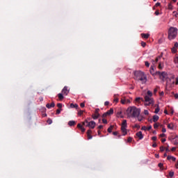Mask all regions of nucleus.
I'll return each instance as SVG.
<instances>
[{"mask_svg": "<svg viewBox=\"0 0 178 178\" xmlns=\"http://www.w3.org/2000/svg\"><path fill=\"white\" fill-rule=\"evenodd\" d=\"M136 104H141L145 102V106H154V98H152V92L148 90L147 94L145 95L144 99L142 97H136L135 99Z\"/></svg>", "mask_w": 178, "mask_h": 178, "instance_id": "f257e3e1", "label": "nucleus"}, {"mask_svg": "<svg viewBox=\"0 0 178 178\" xmlns=\"http://www.w3.org/2000/svg\"><path fill=\"white\" fill-rule=\"evenodd\" d=\"M141 113V109L133 106H129L127 109V114L128 118H138L140 113Z\"/></svg>", "mask_w": 178, "mask_h": 178, "instance_id": "f03ea898", "label": "nucleus"}, {"mask_svg": "<svg viewBox=\"0 0 178 178\" xmlns=\"http://www.w3.org/2000/svg\"><path fill=\"white\" fill-rule=\"evenodd\" d=\"M135 79L138 80V81H141L143 83L147 82V76L144 74V72L141 71L135 72Z\"/></svg>", "mask_w": 178, "mask_h": 178, "instance_id": "7ed1b4c3", "label": "nucleus"}, {"mask_svg": "<svg viewBox=\"0 0 178 178\" xmlns=\"http://www.w3.org/2000/svg\"><path fill=\"white\" fill-rule=\"evenodd\" d=\"M177 28L170 27L168 30V39L175 40L177 37Z\"/></svg>", "mask_w": 178, "mask_h": 178, "instance_id": "20e7f679", "label": "nucleus"}, {"mask_svg": "<svg viewBox=\"0 0 178 178\" xmlns=\"http://www.w3.org/2000/svg\"><path fill=\"white\" fill-rule=\"evenodd\" d=\"M156 74L159 76L160 80H162V81H165V80L168 79V73H166V72H161L159 71H156Z\"/></svg>", "mask_w": 178, "mask_h": 178, "instance_id": "39448f33", "label": "nucleus"}, {"mask_svg": "<svg viewBox=\"0 0 178 178\" xmlns=\"http://www.w3.org/2000/svg\"><path fill=\"white\" fill-rule=\"evenodd\" d=\"M127 121L126 120H123L122 125H121V131H122V135L126 136L127 134Z\"/></svg>", "mask_w": 178, "mask_h": 178, "instance_id": "423d86ee", "label": "nucleus"}, {"mask_svg": "<svg viewBox=\"0 0 178 178\" xmlns=\"http://www.w3.org/2000/svg\"><path fill=\"white\" fill-rule=\"evenodd\" d=\"M86 127H89L90 129H95V122L94 121H86Z\"/></svg>", "mask_w": 178, "mask_h": 178, "instance_id": "0eeeda50", "label": "nucleus"}, {"mask_svg": "<svg viewBox=\"0 0 178 178\" xmlns=\"http://www.w3.org/2000/svg\"><path fill=\"white\" fill-rule=\"evenodd\" d=\"M158 120H159V116L154 115H153L152 119H150L149 120V122H150V123H152V122H154V123H156V122H158Z\"/></svg>", "mask_w": 178, "mask_h": 178, "instance_id": "6e6552de", "label": "nucleus"}, {"mask_svg": "<svg viewBox=\"0 0 178 178\" xmlns=\"http://www.w3.org/2000/svg\"><path fill=\"white\" fill-rule=\"evenodd\" d=\"M62 94L63 95H67L69 94V90H67V86H65L62 90Z\"/></svg>", "mask_w": 178, "mask_h": 178, "instance_id": "1a4fd4ad", "label": "nucleus"}, {"mask_svg": "<svg viewBox=\"0 0 178 178\" xmlns=\"http://www.w3.org/2000/svg\"><path fill=\"white\" fill-rule=\"evenodd\" d=\"M136 136L139 138V140H143V138H144V136H143V132L141 131L137 132Z\"/></svg>", "mask_w": 178, "mask_h": 178, "instance_id": "9d476101", "label": "nucleus"}, {"mask_svg": "<svg viewBox=\"0 0 178 178\" xmlns=\"http://www.w3.org/2000/svg\"><path fill=\"white\" fill-rule=\"evenodd\" d=\"M149 72L152 76H158L156 72H155V70L154 69V66H151Z\"/></svg>", "mask_w": 178, "mask_h": 178, "instance_id": "9b49d317", "label": "nucleus"}, {"mask_svg": "<svg viewBox=\"0 0 178 178\" xmlns=\"http://www.w3.org/2000/svg\"><path fill=\"white\" fill-rule=\"evenodd\" d=\"M91 133H92V131H91V129H89L87 131L88 140H91V138H92V136L91 135Z\"/></svg>", "mask_w": 178, "mask_h": 178, "instance_id": "f8f14e48", "label": "nucleus"}, {"mask_svg": "<svg viewBox=\"0 0 178 178\" xmlns=\"http://www.w3.org/2000/svg\"><path fill=\"white\" fill-rule=\"evenodd\" d=\"M55 107V103L52 102L51 104H47L46 105V108H47L48 109H51V108H54Z\"/></svg>", "mask_w": 178, "mask_h": 178, "instance_id": "ddd939ff", "label": "nucleus"}, {"mask_svg": "<svg viewBox=\"0 0 178 178\" xmlns=\"http://www.w3.org/2000/svg\"><path fill=\"white\" fill-rule=\"evenodd\" d=\"M141 37L142 38H145L147 40V38H149V33H141Z\"/></svg>", "mask_w": 178, "mask_h": 178, "instance_id": "4468645a", "label": "nucleus"}, {"mask_svg": "<svg viewBox=\"0 0 178 178\" xmlns=\"http://www.w3.org/2000/svg\"><path fill=\"white\" fill-rule=\"evenodd\" d=\"M154 106L156 107L155 108L154 113H159V111H161V108H159V104H155Z\"/></svg>", "mask_w": 178, "mask_h": 178, "instance_id": "2eb2a0df", "label": "nucleus"}, {"mask_svg": "<svg viewBox=\"0 0 178 178\" xmlns=\"http://www.w3.org/2000/svg\"><path fill=\"white\" fill-rule=\"evenodd\" d=\"M167 159L168 161H170V159H172L173 162L176 161V158L172 156H168Z\"/></svg>", "mask_w": 178, "mask_h": 178, "instance_id": "dca6fc26", "label": "nucleus"}, {"mask_svg": "<svg viewBox=\"0 0 178 178\" xmlns=\"http://www.w3.org/2000/svg\"><path fill=\"white\" fill-rule=\"evenodd\" d=\"M175 127V125L173 123H170L168 124V129H170V130H173V128Z\"/></svg>", "mask_w": 178, "mask_h": 178, "instance_id": "f3484780", "label": "nucleus"}, {"mask_svg": "<svg viewBox=\"0 0 178 178\" xmlns=\"http://www.w3.org/2000/svg\"><path fill=\"white\" fill-rule=\"evenodd\" d=\"M58 97L60 101H62V100L65 98V97H63V93H58Z\"/></svg>", "mask_w": 178, "mask_h": 178, "instance_id": "a211bd4d", "label": "nucleus"}, {"mask_svg": "<svg viewBox=\"0 0 178 178\" xmlns=\"http://www.w3.org/2000/svg\"><path fill=\"white\" fill-rule=\"evenodd\" d=\"M92 119H94L95 120L96 119H98V118H99V114L95 113L92 115Z\"/></svg>", "mask_w": 178, "mask_h": 178, "instance_id": "6ab92c4d", "label": "nucleus"}, {"mask_svg": "<svg viewBox=\"0 0 178 178\" xmlns=\"http://www.w3.org/2000/svg\"><path fill=\"white\" fill-rule=\"evenodd\" d=\"M68 124L69 126H74V124H76V122L73 120L69 121Z\"/></svg>", "mask_w": 178, "mask_h": 178, "instance_id": "aec40b11", "label": "nucleus"}, {"mask_svg": "<svg viewBox=\"0 0 178 178\" xmlns=\"http://www.w3.org/2000/svg\"><path fill=\"white\" fill-rule=\"evenodd\" d=\"M107 114L109 115H113V108H110V110H108L107 111Z\"/></svg>", "mask_w": 178, "mask_h": 178, "instance_id": "412c9836", "label": "nucleus"}, {"mask_svg": "<svg viewBox=\"0 0 178 178\" xmlns=\"http://www.w3.org/2000/svg\"><path fill=\"white\" fill-rule=\"evenodd\" d=\"M113 129V125H111L110 127L108 128L107 131L108 133H112Z\"/></svg>", "mask_w": 178, "mask_h": 178, "instance_id": "4be33fe9", "label": "nucleus"}, {"mask_svg": "<svg viewBox=\"0 0 178 178\" xmlns=\"http://www.w3.org/2000/svg\"><path fill=\"white\" fill-rule=\"evenodd\" d=\"M70 108H76V109H77V108H79V105L72 103L70 104Z\"/></svg>", "mask_w": 178, "mask_h": 178, "instance_id": "5701e85b", "label": "nucleus"}, {"mask_svg": "<svg viewBox=\"0 0 178 178\" xmlns=\"http://www.w3.org/2000/svg\"><path fill=\"white\" fill-rule=\"evenodd\" d=\"M172 54H176L177 52V49L176 47H172L171 49Z\"/></svg>", "mask_w": 178, "mask_h": 178, "instance_id": "b1692460", "label": "nucleus"}, {"mask_svg": "<svg viewBox=\"0 0 178 178\" xmlns=\"http://www.w3.org/2000/svg\"><path fill=\"white\" fill-rule=\"evenodd\" d=\"M158 67L160 70H162L163 69V64L159 63Z\"/></svg>", "mask_w": 178, "mask_h": 178, "instance_id": "393cba45", "label": "nucleus"}, {"mask_svg": "<svg viewBox=\"0 0 178 178\" xmlns=\"http://www.w3.org/2000/svg\"><path fill=\"white\" fill-rule=\"evenodd\" d=\"M83 113H84V111L83 110H79V111L78 112V116H81Z\"/></svg>", "mask_w": 178, "mask_h": 178, "instance_id": "a878e982", "label": "nucleus"}, {"mask_svg": "<svg viewBox=\"0 0 178 178\" xmlns=\"http://www.w3.org/2000/svg\"><path fill=\"white\" fill-rule=\"evenodd\" d=\"M169 176H170V177H173V176H175V172L170 171L169 172Z\"/></svg>", "mask_w": 178, "mask_h": 178, "instance_id": "bb28decb", "label": "nucleus"}, {"mask_svg": "<svg viewBox=\"0 0 178 178\" xmlns=\"http://www.w3.org/2000/svg\"><path fill=\"white\" fill-rule=\"evenodd\" d=\"M114 102H119V99L118 97H116V95H114Z\"/></svg>", "mask_w": 178, "mask_h": 178, "instance_id": "cd10ccee", "label": "nucleus"}, {"mask_svg": "<svg viewBox=\"0 0 178 178\" xmlns=\"http://www.w3.org/2000/svg\"><path fill=\"white\" fill-rule=\"evenodd\" d=\"M95 114L99 115V108H96L95 110Z\"/></svg>", "mask_w": 178, "mask_h": 178, "instance_id": "c85d7f7f", "label": "nucleus"}, {"mask_svg": "<svg viewBox=\"0 0 178 178\" xmlns=\"http://www.w3.org/2000/svg\"><path fill=\"white\" fill-rule=\"evenodd\" d=\"M154 129H158V127H159V123H155L154 124Z\"/></svg>", "mask_w": 178, "mask_h": 178, "instance_id": "c756f323", "label": "nucleus"}, {"mask_svg": "<svg viewBox=\"0 0 178 178\" xmlns=\"http://www.w3.org/2000/svg\"><path fill=\"white\" fill-rule=\"evenodd\" d=\"M161 127H163L162 128V132L163 133H166V129L165 127H163V125H161Z\"/></svg>", "mask_w": 178, "mask_h": 178, "instance_id": "7c9ffc66", "label": "nucleus"}, {"mask_svg": "<svg viewBox=\"0 0 178 178\" xmlns=\"http://www.w3.org/2000/svg\"><path fill=\"white\" fill-rule=\"evenodd\" d=\"M166 144V145H167V147H165V151H166V152H169V151H170V149H169V145H168V143H165Z\"/></svg>", "mask_w": 178, "mask_h": 178, "instance_id": "2f4dec72", "label": "nucleus"}, {"mask_svg": "<svg viewBox=\"0 0 178 178\" xmlns=\"http://www.w3.org/2000/svg\"><path fill=\"white\" fill-rule=\"evenodd\" d=\"M57 106H58V109H62V104L61 103L57 104Z\"/></svg>", "mask_w": 178, "mask_h": 178, "instance_id": "473e14b6", "label": "nucleus"}, {"mask_svg": "<svg viewBox=\"0 0 178 178\" xmlns=\"http://www.w3.org/2000/svg\"><path fill=\"white\" fill-rule=\"evenodd\" d=\"M102 122L104 124H108V120H106V119L104 118L102 120Z\"/></svg>", "mask_w": 178, "mask_h": 178, "instance_id": "72a5a7b5", "label": "nucleus"}, {"mask_svg": "<svg viewBox=\"0 0 178 178\" xmlns=\"http://www.w3.org/2000/svg\"><path fill=\"white\" fill-rule=\"evenodd\" d=\"M121 104H122L123 105H124V104H126V99H122L120 101Z\"/></svg>", "mask_w": 178, "mask_h": 178, "instance_id": "f704fd0d", "label": "nucleus"}, {"mask_svg": "<svg viewBox=\"0 0 178 178\" xmlns=\"http://www.w3.org/2000/svg\"><path fill=\"white\" fill-rule=\"evenodd\" d=\"M160 151H161V152H163V151H165V147L161 146V147H160Z\"/></svg>", "mask_w": 178, "mask_h": 178, "instance_id": "c9c22d12", "label": "nucleus"}, {"mask_svg": "<svg viewBox=\"0 0 178 178\" xmlns=\"http://www.w3.org/2000/svg\"><path fill=\"white\" fill-rule=\"evenodd\" d=\"M145 65L146 66V67H149V63L148 61H145Z\"/></svg>", "mask_w": 178, "mask_h": 178, "instance_id": "e433bc0d", "label": "nucleus"}, {"mask_svg": "<svg viewBox=\"0 0 178 178\" xmlns=\"http://www.w3.org/2000/svg\"><path fill=\"white\" fill-rule=\"evenodd\" d=\"M128 143H131V141H133V138L131 137H129L127 139Z\"/></svg>", "mask_w": 178, "mask_h": 178, "instance_id": "4c0bfd02", "label": "nucleus"}, {"mask_svg": "<svg viewBox=\"0 0 178 178\" xmlns=\"http://www.w3.org/2000/svg\"><path fill=\"white\" fill-rule=\"evenodd\" d=\"M108 113L106 112V113H104L102 115V118H106V116H108Z\"/></svg>", "mask_w": 178, "mask_h": 178, "instance_id": "58836bf2", "label": "nucleus"}, {"mask_svg": "<svg viewBox=\"0 0 178 178\" xmlns=\"http://www.w3.org/2000/svg\"><path fill=\"white\" fill-rule=\"evenodd\" d=\"M141 45L143 48H145V47L147 45V43H145V42H141Z\"/></svg>", "mask_w": 178, "mask_h": 178, "instance_id": "ea45409f", "label": "nucleus"}, {"mask_svg": "<svg viewBox=\"0 0 178 178\" xmlns=\"http://www.w3.org/2000/svg\"><path fill=\"white\" fill-rule=\"evenodd\" d=\"M168 9H170V10L173 9V6H172V3H170L168 4Z\"/></svg>", "mask_w": 178, "mask_h": 178, "instance_id": "a19ab883", "label": "nucleus"}, {"mask_svg": "<svg viewBox=\"0 0 178 178\" xmlns=\"http://www.w3.org/2000/svg\"><path fill=\"white\" fill-rule=\"evenodd\" d=\"M60 111H62L61 108H58L56 110V115H59L60 113Z\"/></svg>", "mask_w": 178, "mask_h": 178, "instance_id": "79ce46f5", "label": "nucleus"}, {"mask_svg": "<svg viewBox=\"0 0 178 178\" xmlns=\"http://www.w3.org/2000/svg\"><path fill=\"white\" fill-rule=\"evenodd\" d=\"M158 88H159V87H158V86L156 88H154V94H156V92H158Z\"/></svg>", "mask_w": 178, "mask_h": 178, "instance_id": "37998d69", "label": "nucleus"}, {"mask_svg": "<svg viewBox=\"0 0 178 178\" xmlns=\"http://www.w3.org/2000/svg\"><path fill=\"white\" fill-rule=\"evenodd\" d=\"M174 63H178V56L175 57L174 59Z\"/></svg>", "mask_w": 178, "mask_h": 178, "instance_id": "c03bdc74", "label": "nucleus"}, {"mask_svg": "<svg viewBox=\"0 0 178 178\" xmlns=\"http://www.w3.org/2000/svg\"><path fill=\"white\" fill-rule=\"evenodd\" d=\"M47 123H48V124H52V120L48 119L47 120Z\"/></svg>", "mask_w": 178, "mask_h": 178, "instance_id": "a18cd8bd", "label": "nucleus"}, {"mask_svg": "<svg viewBox=\"0 0 178 178\" xmlns=\"http://www.w3.org/2000/svg\"><path fill=\"white\" fill-rule=\"evenodd\" d=\"M144 115H149V113L148 112L147 110H145V111H144Z\"/></svg>", "mask_w": 178, "mask_h": 178, "instance_id": "49530a36", "label": "nucleus"}, {"mask_svg": "<svg viewBox=\"0 0 178 178\" xmlns=\"http://www.w3.org/2000/svg\"><path fill=\"white\" fill-rule=\"evenodd\" d=\"M81 108H84L86 106V104L84 102L80 104Z\"/></svg>", "mask_w": 178, "mask_h": 178, "instance_id": "de8ad7c7", "label": "nucleus"}, {"mask_svg": "<svg viewBox=\"0 0 178 178\" xmlns=\"http://www.w3.org/2000/svg\"><path fill=\"white\" fill-rule=\"evenodd\" d=\"M87 122H88V120H86L83 122V126H87Z\"/></svg>", "mask_w": 178, "mask_h": 178, "instance_id": "09e8293b", "label": "nucleus"}, {"mask_svg": "<svg viewBox=\"0 0 178 178\" xmlns=\"http://www.w3.org/2000/svg\"><path fill=\"white\" fill-rule=\"evenodd\" d=\"M83 127V125H81V124H77V128L78 129H81Z\"/></svg>", "mask_w": 178, "mask_h": 178, "instance_id": "8fccbe9b", "label": "nucleus"}, {"mask_svg": "<svg viewBox=\"0 0 178 178\" xmlns=\"http://www.w3.org/2000/svg\"><path fill=\"white\" fill-rule=\"evenodd\" d=\"M152 140L153 141H156V140H157L156 136H153V137L152 138Z\"/></svg>", "mask_w": 178, "mask_h": 178, "instance_id": "3c124183", "label": "nucleus"}, {"mask_svg": "<svg viewBox=\"0 0 178 178\" xmlns=\"http://www.w3.org/2000/svg\"><path fill=\"white\" fill-rule=\"evenodd\" d=\"M163 167V163H159V168H162Z\"/></svg>", "mask_w": 178, "mask_h": 178, "instance_id": "603ef678", "label": "nucleus"}, {"mask_svg": "<svg viewBox=\"0 0 178 178\" xmlns=\"http://www.w3.org/2000/svg\"><path fill=\"white\" fill-rule=\"evenodd\" d=\"M164 95L165 92H163V91L159 92V95H161V97H163Z\"/></svg>", "mask_w": 178, "mask_h": 178, "instance_id": "864d4df0", "label": "nucleus"}, {"mask_svg": "<svg viewBox=\"0 0 178 178\" xmlns=\"http://www.w3.org/2000/svg\"><path fill=\"white\" fill-rule=\"evenodd\" d=\"M134 127H135V129H140V125L136 124L134 125Z\"/></svg>", "mask_w": 178, "mask_h": 178, "instance_id": "5fc2aeb1", "label": "nucleus"}, {"mask_svg": "<svg viewBox=\"0 0 178 178\" xmlns=\"http://www.w3.org/2000/svg\"><path fill=\"white\" fill-rule=\"evenodd\" d=\"M154 15H156V16H158L159 15V10H156Z\"/></svg>", "mask_w": 178, "mask_h": 178, "instance_id": "6e6d98bb", "label": "nucleus"}, {"mask_svg": "<svg viewBox=\"0 0 178 178\" xmlns=\"http://www.w3.org/2000/svg\"><path fill=\"white\" fill-rule=\"evenodd\" d=\"M174 48H178V42L175 43Z\"/></svg>", "mask_w": 178, "mask_h": 178, "instance_id": "4d7b16f0", "label": "nucleus"}, {"mask_svg": "<svg viewBox=\"0 0 178 178\" xmlns=\"http://www.w3.org/2000/svg\"><path fill=\"white\" fill-rule=\"evenodd\" d=\"M174 97H175V99H178V94L177 93L175 94Z\"/></svg>", "mask_w": 178, "mask_h": 178, "instance_id": "13d9d810", "label": "nucleus"}, {"mask_svg": "<svg viewBox=\"0 0 178 178\" xmlns=\"http://www.w3.org/2000/svg\"><path fill=\"white\" fill-rule=\"evenodd\" d=\"M117 115H118V116H120V115H122V111H118L117 112Z\"/></svg>", "mask_w": 178, "mask_h": 178, "instance_id": "bf43d9fd", "label": "nucleus"}, {"mask_svg": "<svg viewBox=\"0 0 178 178\" xmlns=\"http://www.w3.org/2000/svg\"><path fill=\"white\" fill-rule=\"evenodd\" d=\"M104 105L105 106H108V105H109V102H105Z\"/></svg>", "mask_w": 178, "mask_h": 178, "instance_id": "052dcab7", "label": "nucleus"}, {"mask_svg": "<svg viewBox=\"0 0 178 178\" xmlns=\"http://www.w3.org/2000/svg\"><path fill=\"white\" fill-rule=\"evenodd\" d=\"M171 151H172V152H175V151H176V147H172V148L171 149Z\"/></svg>", "mask_w": 178, "mask_h": 178, "instance_id": "680f3d73", "label": "nucleus"}, {"mask_svg": "<svg viewBox=\"0 0 178 178\" xmlns=\"http://www.w3.org/2000/svg\"><path fill=\"white\" fill-rule=\"evenodd\" d=\"M81 130L82 133H84V131H86V129L83 127H81Z\"/></svg>", "mask_w": 178, "mask_h": 178, "instance_id": "e2e57ef3", "label": "nucleus"}, {"mask_svg": "<svg viewBox=\"0 0 178 178\" xmlns=\"http://www.w3.org/2000/svg\"><path fill=\"white\" fill-rule=\"evenodd\" d=\"M151 129H152V126L151 125L147 127V130H151Z\"/></svg>", "mask_w": 178, "mask_h": 178, "instance_id": "0e129e2a", "label": "nucleus"}, {"mask_svg": "<svg viewBox=\"0 0 178 178\" xmlns=\"http://www.w3.org/2000/svg\"><path fill=\"white\" fill-rule=\"evenodd\" d=\"M113 136H118V131H114V132L113 133Z\"/></svg>", "mask_w": 178, "mask_h": 178, "instance_id": "69168bd1", "label": "nucleus"}, {"mask_svg": "<svg viewBox=\"0 0 178 178\" xmlns=\"http://www.w3.org/2000/svg\"><path fill=\"white\" fill-rule=\"evenodd\" d=\"M175 84L177 86L178 85V76L176 78V82Z\"/></svg>", "mask_w": 178, "mask_h": 178, "instance_id": "338daca9", "label": "nucleus"}, {"mask_svg": "<svg viewBox=\"0 0 178 178\" xmlns=\"http://www.w3.org/2000/svg\"><path fill=\"white\" fill-rule=\"evenodd\" d=\"M161 5V3H156V4H155V6L156 7H158V6H159Z\"/></svg>", "mask_w": 178, "mask_h": 178, "instance_id": "774afa93", "label": "nucleus"}]
</instances>
